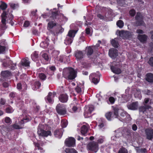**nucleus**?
Here are the masks:
<instances>
[{"label": "nucleus", "instance_id": "obj_1", "mask_svg": "<svg viewBox=\"0 0 153 153\" xmlns=\"http://www.w3.org/2000/svg\"><path fill=\"white\" fill-rule=\"evenodd\" d=\"M49 19H46L47 22H49L48 24L47 29L49 32L54 36L56 33L54 27L56 26L59 20L60 15L58 13V10L56 8H53L50 10Z\"/></svg>", "mask_w": 153, "mask_h": 153}, {"label": "nucleus", "instance_id": "obj_2", "mask_svg": "<svg viewBox=\"0 0 153 153\" xmlns=\"http://www.w3.org/2000/svg\"><path fill=\"white\" fill-rule=\"evenodd\" d=\"M63 75L65 78L70 80H73L76 77L75 71L72 68H70L66 71H64Z\"/></svg>", "mask_w": 153, "mask_h": 153}, {"label": "nucleus", "instance_id": "obj_3", "mask_svg": "<svg viewBox=\"0 0 153 153\" xmlns=\"http://www.w3.org/2000/svg\"><path fill=\"white\" fill-rule=\"evenodd\" d=\"M87 147L88 150L94 153H96L99 149L98 143L94 141H92L88 143Z\"/></svg>", "mask_w": 153, "mask_h": 153}, {"label": "nucleus", "instance_id": "obj_4", "mask_svg": "<svg viewBox=\"0 0 153 153\" xmlns=\"http://www.w3.org/2000/svg\"><path fill=\"white\" fill-rule=\"evenodd\" d=\"M44 126L41 124L39 125L37 128V133L39 136L47 137L48 135H51V132L50 131H46L43 129Z\"/></svg>", "mask_w": 153, "mask_h": 153}, {"label": "nucleus", "instance_id": "obj_5", "mask_svg": "<svg viewBox=\"0 0 153 153\" xmlns=\"http://www.w3.org/2000/svg\"><path fill=\"white\" fill-rule=\"evenodd\" d=\"M56 110L57 113L61 115H64L66 114V108L62 104H59L56 107Z\"/></svg>", "mask_w": 153, "mask_h": 153}, {"label": "nucleus", "instance_id": "obj_6", "mask_svg": "<svg viewBox=\"0 0 153 153\" xmlns=\"http://www.w3.org/2000/svg\"><path fill=\"white\" fill-rule=\"evenodd\" d=\"M64 143L66 146L74 147L76 144V140L74 137H70L65 140Z\"/></svg>", "mask_w": 153, "mask_h": 153}, {"label": "nucleus", "instance_id": "obj_7", "mask_svg": "<svg viewBox=\"0 0 153 153\" xmlns=\"http://www.w3.org/2000/svg\"><path fill=\"white\" fill-rule=\"evenodd\" d=\"M100 75L99 73L98 74L96 73H92L89 76V79L93 83L97 84L99 81Z\"/></svg>", "mask_w": 153, "mask_h": 153}, {"label": "nucleus", "instance_id": "obj_8", "mask_svg": "<svg viewBox=\"0 0 153 153\" xmlns=\"http://www.w3.org/2000/svg\"><path fill=\"white\" fill-rule=\"evenodd\" d=\"M93 105H90L85 107V108L84 115L85 118H88L91 117L92 112L94 110Z\"/></svg>", "mask_w": 153, "mask_h": 153}, {"label": "nucleus", "instance_id": "obj_9", "mask_svg": "<svg viewBox=\"0 0 153 153\" xmlns=\"http://www.w3.org/2000/svg\"><path fill=\"white\" fill-rule=\"evenodd\" d=\"M116 34L123 39L129 37L131 35V34L130 32L123 30H117Z\"/></svg>", "mask_w": 153, "mask_h": 153}, {"label": "nucleus", "instance_id": "obj_10", "mask_svg": "<svg viewBox=\"0 0 153 153\" xmlns=\"http://www.w3.org/2000/svg\"><path fill=\"white\" fill-rule=\"evenodd\" d=\"M74 55L77 61H81L84 56V52L80 50H77L75 51Z\"/></svg>", "mask_w": 153, "mask_h": 153}, {"label": "nucleus", "instance_id": "obj_11", "mask_svg": "<svg viewBox=\"0 0 153 153\" xmlns=\"http://www.w3.org/2000/svg\"><path fill=\"white\" fill-rule=\"evenodd\" d=\"M137 20L136 23V25L138 26L143 25L144 22L143 20V17L140 13H137L135 17Z\"/></svg>", "mask_w": 153, "mask_h": 153}, {"label": "nucleus", "instance_id": "obj_12", "mask_svg": "<svg viewBox=\"0 0 153 153\" xmlns=\"http://www.w3.org/2000/svg\"><path fill=\"white\" fill-rule=\"evenodd\" d=\"M56 94V92H49L47 96L45 98L46 101L49 103H52L54 102L53 98Z\"/></svg>", "mask_w": 153, "mask_h": 153}, {"label": "nucleus", "instance_id": "obj_13", "mask_svg": "<svg viewBox=\"0 0 153 153\" xmlns=\"http://www.w3.org/2000/svg\"><path fill=\"white\" fill-rule=\"evenodd\" d=\"M112 111L107 112L105 115L106 119L109 121L114 119L115 115V107L114 106H112Z\"/></svg>", "mask_w": 153, "mask_h": 153}, {"label": "nucleus", "instance_id": "obj_14", "mask_svg": "<svg viewBox=\"0 0 153 153\" xmlns=\"http://www.w3.org/2000/svg\"><path fill=\"white\" fill-rule=\"evenodd\" d=\"M7 45L6 40L2 39L0 41V54L5 53Z\"/></svg>", "mask_w": 153, "mask_h": 153}, {"label": "nucleus", "instance_id": "obj_15", "mask_svg": "<svg viewBox=\"0 0 153 153\" xmlns=\"http://www.w3.org/2000/svg\"><path fill=\"white\" fill-rule=\"evenodd\" d=\"M97 124L100 128L104 129L106 126V121L102 118L99 119L97 120Z\"/></svg>", "mask_w": 153, "mask_h": 153}, {"label": "nucleus", "instance_id": "obj_16", "mask_svg": "<svg viewBox=\"0 0 153 153\" xmlns=\"http://www.w3.org/2000/svg\"><path fill=\"white\" fill-rule=\"evenodd\" d=\"M3 64L4 67H8L12 70L15 69V67L16 65V63H13L11 60H9L7 62H4Z\"/></svg>", "mask_w": 153, "mask_h": 153}, {"label": "nucleus", "instance_id": "obj_17", "mask_svg": "<svg viewBox=\"0 0 153 153\" xmlns=\"http://www.w3.org/2000/svg\"><path fill=\"white\" fill-rule=\"evenodd\" d=\"M146 138L149 140H151L153 138V130L150 129H146L145 130Z\"/></svg>", "mask_w": 153, "mask_h": 153}, {"label": "nucleus", "instance_id": "obj_18", "mask_svg": "<svg viewBox=\"0 0 153 153\" xmlns=\"http://www.w3.org/2000/svg\"><path fill=\"white\" fill-rule=\"evenodd\" d=\"M68 98V96L66 94H61L59 97V100L62 103L66 102Z\"/></svg>", "mask_w": 153, "mask_h": 153}, {"label": "nucleus", "instance_id": "obj_19", "mask_svg": "<svg viewBox=\"0 0 153 153\" xmlns=\"http://www.w3.org/2000/svg\"><path fill=\"white\" fill-rule=\"evenodd\" d=\"M62 128H60L56 129L54 132V135L55 136L59 139H60L63 135Z\"/></svg>", "mask_w": 153, "mask_h": 153}, {"label": "nucleus", "instance_id": "obj_20", "mask_svg": "<svg viewBox=\"0 0 153 153\" xmlns=\"http://www.w3.org/2000/svg\"><path fill=\"white\" fill-rule=\"evenodd\" d=\"M23 117L22 119L20 120L19 122V124L21 125H22L25 123H27L30 121V117L28 115L23 114Z\"/></svg>", "mask_w": 153, "mask_h": 153}, {"label": "nucleus", "instance_id": "obj_21", "mask_svg": "<svg viewBox=\"0 0 153 153\" xmlns=\"http://www.w3.org/2000/svg\"><path fill=\"white\" fill-rule=\"evenodd\" d=\"M11 75V73L8 71H2L0 74L1 77L3 78H7Z\"/></svg>", "mask_w": 153, "mask_h": 153}, {"label": "nucleus", "instance_id": "obj_22", "mask_svg": "<svg viewBox=\"0 0 153 153\" xmlns=\"http://www.w3.org/2000/svg\"><path fill=\"white\" fill-rule=\"evenodd\" d=\"M138 107V102H134L127 105L128 108L131 110H134L137 109Z\"/></svg>", "mask_w": 153, "mask_h": 153}, {"label": "nucleus", "instance_id": "obj_23", "mask_svg": "<svg viewBox=\"0 0 153 153\" xmlns=\"http://www.w3.org/2000/svg\"><path fill=\"white\" fill-rule=\"evenodd\" d=\"M31 56L32 60L36 62L39 57V52L35 51L31 55Z\"/></svg>", "mask_w": 153, "mask_h": 153}, {"label": "nucleus", "instance_id": "obj_24", "mask_svg": "<svg viewBox=\"0 0 153 153\" xmlns=\"http://www.w3.org/2000/svg\"><path fill=\"white\" fill-rule=\"evenodd\" d=\"M146 80L148 82H153V74L151 73H149L146 75Z\"/></svg>", "mask_w": 153, "mask_h": 153}, {"label": "nucleus", "instance_id": "obj_25", "mask_svg": "<svg viewBox=\"0 0 153 153\" xmlns=\"http://www.w3.org/2000/svg\"><path fill=\"white\" fill-rule=\"evenodd\" d=\"M21 65L22 66L25 67H28L30 66V62L27 58L24 59L23 61H21Z\"/></svg>", "mask_w": 153, "mask_h": 153}, {"label": "nucleus", "instance_id": "obj_26", "mask_svg": "<svg viewBox=\"0 0 153 153\" xmlns=\"http://www.w3.org/2000/svg\"><path fill=\"white\" fill-rule=\"evenodd\" d=\"M137 37L140 41L143 42H146L147 39V36L145 34L139 35Z\"/></svg>", "mask_w": 153, "mask_h": 153}, {"label": "nucleus", "instance_id": "obj_27", "mask_svg": "<svg viewBox=\"0 0 153 153\" xmlns=\"http://www.w3.org/2000/svg\"><path fill=\"white\" fill-rule=\"evenodd\" d=\"M86 53L88 56H90L93 53V50L91 46L86 48Z\"/></svg>", "mask_w": 153, "mask_h": 153}, {"label": "nucleus", "instance_id": "obj_28", "mask_svg": "<svg viewBox=\"0 0 153 153\" xmlns=\"http://www.w3.org/2000/svg\"><path fill=\"white\" fill-rule=\"evenodd\" d=\"M109 56L112 59H115V48H110L108 52Z\"/></svg>", "mask_w": 153, "mask_h": 153}, {"label": "nucleus", "instance_id": "obj_29", "mask_svg": "<svg viewBox=\"0 0 153 153\" xmlns=\"http://www.w3.org/2000/svg\"><path fill=\"white\" fill-rule=\"evenodd\" d=\"M88 131V128L86 126L83 125L81 128V133L82 135L86 134Z\"/></svg>", "mask_w": 153, "mask_h": 153}, {"label": "nucleus", "instance_id": "obj_30", "mask_svg": "<svg viewBox=\"0 0 153 153\" xmlns=\"http://www.w3.org/2000/svg\"><path fill=\"white\" fill-rule=\"evenodd\" d=\"M14 111L13 108L10 105H7V107L5 108V112L7 113H12Z\"/></svg>", "mask_w": 153, "mask_h": 153}, {"label": "nucleus", "instance_id": "obj_31", "mask_svg": "<svg viewBox=\"0 0 153 153\" xmlns=\"http://www.w3.org/2000/svg\"><path fill=\"white\" fill-rule=\"evenodd\" d=\"M151 108L150 105H144L140 107L139 108V111L144 113L146 109H148Z\"/></svg>", "mask_w": 153, "mask_h": 153}, {"label": "nucleus", "instance_id": "obj_32", "mask_svg": "<svg viewBox=\"0 0 153 153\" xmlns=\"http://www.w3.org/2000/svg\"><path fill=\"white\" fill-rule=\"evenodd\" d=\"M41 85V83L39 81L35 82L33 84V89L34 90L39 88Z\"/></svg>", "mask_w": 153, "mask_h": 153}, {"label": "nucleus", "instance_id": "obj_33", "mask_svg": "<svg viewBox=\"0 0 153 153\" xmlns=\"http://www.w3.org/2000/svg\"><path fill=\"white\" fill-rule=\"evenodd\" d=\"M73 38L67 37L65 40L64 43L66 45H68L71 44L72 42Z\"/></svg>", "mask_w": 153, "mask_h": 153}, {"label": "nucleus", "instance_id": "obj_34", "mask_svg": "<svg viewBox=\"0 0 153 153\" xmlns=\"http://www.w3.org/2000/svg\"><path fill=\"white\" fill-rule=\"evenodd\" d=\"M65 152L66 153H78L77 152L74 148H66Z\"/></svg>", "mask_w": 153, "mask_h": 153}, {"label": "nucleus", "instance_id": "obj_35", "mask_svg": "<svg viewBox=\"0 0 153 153\" xmlns=\"http://www.w3.org/2000/svg\"><path fill=\"white\" fill-rule=\"evenodd\" d=\"M49 45V43L48 41H44L42 42L40 44V46L43 48H45L47 47Z\"/></svg>", "mask_w": 153, "mask_h": 153}, {"label": "nucleus", "instance_id": "obj_36", "mask_svg": "<svg viewBox=\"0 0 153 153\" xmlns=\"http://www.w3.org/2000/svg\"><path fill=\"white\" fill-rule=\"evenodd\" d=\"M42 57L45 60V63L44 64H47L49 61V57L48 54L47 53H44L42 55Z\"/></svg>", "mask_w": 153, "mask_h": 153}, {"label": "nucleus", "instance_id": "obj_37", "mask_svg": "<svg viewBox=\"0 0 153 153\" xmlns=\"http://www.w3.org/2000/svg\"><path fill=\"white\" fill-rule=\"evenodd\" d=\"M68 124V121L65 120H62L61 122V125L63 129L67 127Z\"/></svg>", "mask_w": 153, "mask_h": 153}, {"label": "nucleus", "instance_id": "obj_38", "mask_svg": "<svg viewBox=\"0 0 153 153\" xmlns=\"http://www.w3.org/2000/svg\"><path fill=\"white\" fill-rule=\"evenodd\" d=\"M111 71L115 73V61H113L109 64Z\"/></svg>", "mask_w": 153, "mask_h": 153}, {"label": "nucleus", "instance_id": "obj_39", "mask_svg": "<svg viewBox=\"0 0 153 153\" xmlns=\"http://www.w3.org/2000/svg\"><path fill=\"white\" fill-rule=\"evenodd\" d=\"M7 7V5L3 1H1V3L0 4V8L2 10H5Z\"/></svg>", "mask_w": 153, "mask_h": 153}, {"label": "nucleus", "instance_id": "obj_40", "mask_svg": "<svg viewBox=\"0 0 153 153\" xmlns=\"http://www.w3.org/2000/svg\"><path fill=\"white\" fill-rule=\"evenodd\" d=\"M9 96L11 99H13L17 97V94L16 92H12L9 94Z\"/></svg>", "mask_w": 153, "mask_h": 153}, {"label": "nucleus", "instance_id": "obj_41", "mask_svg": "<svg viewBox=\"0 0 153 153\" xmlns=\"http://www.w3.org/2000/svg\"><path fill=\"white\" fill-rule=\"evenodd\" d=\"M116 25L118 27L122 28L124 26V23L122 20H119L117 22Z\"/></svg>", "mask_w": 153, "mask_h": 153}, {"label": "nucleus", "instance_id": "obj_42", "mask_svg": "<svg viewBox=\"0 0 153 153\" xmlns=\"http://www.w3.org/2000/svg\"><path fill=\"white\" fill-rule=\"evenodd\" d=\"M10 127H12L13 129H20L22 128V127H20L19 126L16 124H14L10 126Z\"/></svg>", "mask_w": 153, "mask_h": 153}, {"label": "nucleus", "instance_id": "obj_43", "mask_svg": "<svg viewBox=\"0 0 153 153\" xmlns=\"http://www.w3.org/2000/svg\"><path fill=\"white\" fill-rule=\"evenodd\" d=\"M39 77L40 79L42 80H45L46 79V76L43 73L39 74Z\"/></svg>", "mask_w": 153, "mask_h": 153}, {"label": "nucleus", "instance_id": "obj_44", "mask_svg": "<svg viewBox=\"0 0 153 153\" xmlns=\"http://www.w3.org/2000/svg\"><path fill=\"white\" fill-rule=\"evenodd\" d=\"M114 148L110 147H108L106 149V151L108 153H114Z\"/></svg>", "mask_w": 153, "mask_h": 153}, {"label": "nucleus", "instance_id": "obj_45", "mask_svg": "<svg viewBox=\"0 0 153 153\" xmlns=\"http://www.w3.org/2000/svg\"><path fill=\"white\" fill-rule=\"evenodd\" d=\"M75 90L77 93L80 94L81 93V87L78 85L75 88Z\"/></svg>", "mask_w": 153, "mask_h": 153}, {"label": "nucleus", "instance_id": "obj_46", "mask_svg": "<svg viewBox=\"0 0 153 153\" xmlns=\"http://www.w3.org/2000/svg\"><path fill=\"white\" fill-rule=\"evenodd\" d=\"M73 30H70L68 33L67 37H68L71 38H72L73 39V38L74 36H73Z\"/></svg>", "mask_w": 153, "mask_h": 153}, {"label": "nucleus", "instance_id": "obj_47", "mask_svg": "<svg viewBox=\"0 0 153 153\" xmlns=\"http://www.w3.org/2000/svg\"><path fill=\"white\" fill-rule=\"evenodd\" d=\"M118 153H128V151L124 148H122L120 149Z\"/></svg>", "mask_w": 153, "mask_h": 153}, {"label": "nucleus", "instance_id": "obj_48", "mask_svg": "<svg viewBox=\"0 0 153 153\" xmlns=\"http://www.w3.org/2000/svg\"><path fill=\"white\" fill-rule=\"evenodd\" d=\"M34 143L35 144L36 147L39 150H41V152H42L43 150V149L42 147H40L39 144L36 143Z\"/></svg>", "mask_w": 153, "mask_h": 153}, {"label": "nucleus", "instance_id": "obj_49", "mask_svg": "<svg viewBox=\"0 0 153 153\" xmlns=\"http://www.w3.org/2000/svg\"><path fill=\"white\" fill-rule=\"evenodd\" d=\"M16 88L19 90H21L22 89V85L20 82L18 83L16 85Z\"/></svg>", "mask_w": 153, "mask_h": 153}, {"label": "nucleus", "instance_id": "obj_50", "mask_svg": "<svg viewBox=\"0 0 153 153\" xmlns=\"http://www.w3.org/2000/svg\"><path fill=\"white\" fill-rule=\"evenodd\" d=\"M148 62L151 66L153 67V57L150 58Z\"/></svg>", "mask_w": 153, "mask_h": 153}, {"label": "nucleus", "instance_id": "obj_51", "mask_svg": "<svg viewBox=\"0 0 153 153\" xmlns=\"http://www.w3.org/2000/svg\"><path fill=\"white\" fill-rule=\"evenodd\" d=\"M10 7L13 9H14L18 6V5L15 4H10Z\"/></svg>", "mask_w": 153, "mask_h": 153}, {"label": "nucleus", "instance_id": "obj_52", "mask_svg": "<svg viewBox=\"0 0 153 153\" xmlns=\"http://www.w3.org/2000/svg\"><path fill=\"white\" fill-rule=\"evenodd\" d=\"M6 100L3 98H1L0 100V104L1 105H4L6 102Z\"/></svg>", "mask_w": 153, "mask_h": 153}, {"label": "nucleus", "instance_id": "obj_53", "mask_svg": "<svg viewBox=\"0 0 153 153\" xmlns=\"http://www.w3.org/2000/svg\"><path fill=\"white\" fill-rule=\"evenodd\" d=\"M109 100L111 104L114 103L115 101V99L114 97H111L109 98Z\"/></svg>", "mask_w": 153, "mask_h": 153}, {"label": "nucleus", "instance_id": "obj_54", "mask_svg": "<svg viewBox=\"0 0 153 153\" xmlns=\"http://www.w3.org/2000/svg\"><path fill=\"white\" fill-rule=\"evenodd\" d=\"M104 142L103 138L102 137V138H100L97 140V142L98 144H101L103 143Z\"/></svg>", "mask_w": 153, "mask_h": 153}, {"label": "nucleus", "instance_id": "obj_55", "mask_svg": "<svg viewBox=\"0 0 153 153\" xmlns=\"http://www.w3.org/2000/svg\"><path fill=\"white\" fill-rule=\"evenodd\" d=\"M30 24V22L28 21H26L25 22L23 26L24 27H27L29 26Z\"/></svg>", "mask_w": 153, "mask_h": 153}, {"label": "nucleus", "instance_id": "obj_56", "mask_svg": "<svg viewBox=\"0 0 153 153\" xmlns=\"http://www.w3.org/2000/svg\"><path fill=\"white\" fill-rule=\"evenodd\" d=\"M129 13L131 16H134L135 14V11L134 10H130Z\"/></svg>", "mask_w": 153, "mask_h": 153}, {"label": "nucleus", "instance_id": "obj_57", "mask_svg": "<svg viewBox=\"0 0 153 153\" xmlns=\"http://www.w3.org/2000/svg\"><path fill=\"white\" fill-rule=\"evenodd\" d=\"M1 22L2 24H3L4 25H6V18L2 17L1 20Z\"/></svg>", "mask_w": 153, "mask_h": 153}, {"label": "nucleus", "instance_id": "obj_58", "mask_svg": "<svg viewBox=\"0 0 153 153\" xmlns=\"http://www.w3.org/2000/svg\"><path fill=\"white\" fill-rule=\"evenodd\" d=\"M11 121V119L10 117H7L5 119V122L7 123H9Z\"/></svg>", "mask_w": 153, "mask_h": 153}, {"label": "nucleus", "instance_id": "obj_59", "mask_svg": "<svg viewBox=\"0 0 153 153\" xmlns=\"http://www.w3.org/2000/svg\"><path fill=\"white\" fill-rule=\"evenodd\" d=\"M72 111L71 112L72 113L73 112H75L78 109L77 107L75 106H74L72 108Z\"/></svg>", "mask_w": 153, "mask_h": 153}, {"label": "nucleus", "instance_id": "obj_60", "mask_svg": "<svg viewBox=\"0 0 153 153\" xmlns=\"http://www.w3.org/2000/svg\"><path fill=\"white\" fill-rule=\"evenodd\" d=\"M86 33L87 35H89L90 34L91 29L89 27H87L85 30Z\"/></svg>", "mask_w": 153, "mask_h": 153}, {"label": "nucleus", "instance_id": "obj_61", "mask_svg": "<svg viewBox=\"0 0 153 153\" xmlns=\"http://www.w3.org/2000/svg\"><path fill=\"white\" fill-rule=\"evenodd\" d=\"M2 86L5 88H7L9 86V83L7 82H4L3 83Z\"/></svg>", "mask_w": 153, "mask_h": 153}, {"label": "nucleus", "instance_id": "obj_62", "mask_svg": "<svg viewBox=\"0 0 153 153\" xmlns=\"http://www.w3.org/2000/svg\"><path fill=\"white\" fill-rule=\"evenodd\" d=\"M97 17L101 19L104 20L105 19V16L101 14H98L97 15Z\"/></svg>", "mask_w": 153, "mask_h": 153}, {"label": "nucleus", "instance_id": "obj_63", "mask_svg": "<svg viewBox=\"0 0 153 153\" xmlns=\"http://www.w3.org/2000/svg\"><path fill=\"white\" fill-rule=\"evenodd\" d=\"M146 149H139L137 150V152L142 153H145L146 152Z\"/></svg>", "mask_w": 153, "mask_h": 153}, {"label": "nucleus", "instance_id": "obj_64", "mask_svg": "<svg viewBox=\"0 0 153 153\" xmlns=\"http://www.w3.org/2000/svg\"><path fill=\"white\" fill-rule=\"evenodd\" d=\"M101 43V42L100 40L98 41V43L96 44V45L94 46V48H97L100 46V44Z\"/></svg>", "mask_w": 153, "mask_h": 153}]
</instances>
